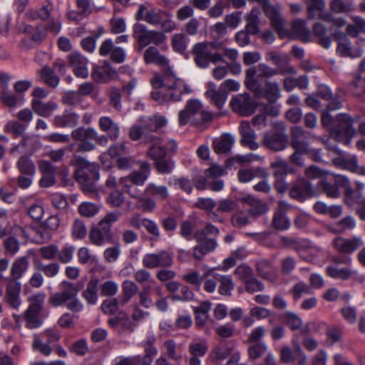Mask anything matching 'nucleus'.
<instances>
[{"label":"nucleus","instance_id":"338daca9","mask_svg":"<svg viewBox=\"0 0 365 365\" xmlns=\"http://www.w3.org/2000/svg\"><path fill=\"white\" fill-rule=\"evenodd\" d=\"M330 7L336 14L347 13L351 10L352 4L349 0H332Z\"/></svg>","mask_w":365,"mask_h":365},{"label":"nucleus","instance_id":"6e6552de","mask_svg":"<svg viewBox=\"0 0 365 365\" xmlns=\"http://www.w3.org/2000/svg\"><path fill=\"white\" fill-rule=\"evenodd\" d=\"M59 292L51 295L48 302L53 307H61L77 297L79 289L77 286L67 280L62 281L59 285Z\"/></svg>","mask_w":365,"mask_h":365},{"label":"nucleus","instance_id":"f257e3e1","mask_svg":"<svg viewBox=\"0 0 365 365\" xmlns=\"http://www.w3.org/2000/svg\"><path fill=\"white\" fill-rule=\"evenodd\" d=\"M168 123L164 116L153 115L140 117L129 130V137L133 140L140 138L143 142H157L163 137L161 129Z\"/></svg>","mask_w":365,"mask_h":365},{"label":"nucleus","instance_id":"a211bd4d","mask_svg":"<svg viewBox=\"0 0 365 365\" xmlns=\"http://www.w3.org/2000/svg\"><path fill=\"white\" fill-rule=\"evenodd\" d=\"M21 284L20 282L6 280L4 302L11 309H18L21 304L20 293Z\"/></svg>","mask_w":365,"mask_h":365},{"label":"nucleus","instance_id":"cd10ccee","mask_svg":"<svg viewBox=\"0 0 365 365\" xmlns=\"http://www.w3.org/2000/svg\"><path fill=\"white\" fill-rule=\"evenodd\" d=\"M153 30L142 24H135L133 26V36L137 40L140 48H144L153 43Z\"/></svg>","mask_w":365,"mask_h":365},{"label":"nucleus","instance_id":"4c0bfd02","mask_svg":"<svg viewBox=\"0 0 365 365\" xmlns=\"http://www.w3.org/2000/svg\"><path fill=\"white\" fill-rule=\"evenodd\" d=\"M280 360L284 364L295 363L297 365H303L307 361V356L304 354V359H301L296 354L295 349L284 346L280 351Z\"/></svg>","mask_w":365,"mask_h":365},{"label":"nucleus","instance_id":"ea45409f","mask_svg":"<svg viewBox=\"0 0 365 365\" xmlns=\"http://www.w3.org/2000/svg\"><path fill=\"white\" fill-rule=\"evenodd\" d=\"M235 142L234 137L230 134H224L220 138L213 141V149L217 154L227 153Z\"/></svg>","mask_w":365,"mask_h":365},{"label":"nucleus","instance_id":"c756f323","mask_svg":"<svg viewBox=\"0 0 365 365\" xmlns=\"http://www.w3.org/2000/svg\"><path fill=\"white\" fill-rule=\"evenodd\" d=\"M356 225V223L354 217L348 215L334 224L329 225L327 230L334 234H343L354 230Z\"/></svg>","mask_w":365,"mask_h":365},{"label":"nucleus","instance_id":"b1692460","mask_svg":"<svg viewBox=\"0 0 365 365\" xmlns=\"http://www.w3.org/2000/svg\"><path fill=\"white\" fill-rule=\"evenodd\" d=\"M29 267V259L26 256L17 257L13 262L11 269V277L6 278L8 281H15L19 282V279L27 272Z\"/></svg>","mask_w":365,"mask_h":365},{"label":"nucleus","instance_id":"9b49d317","mask_svg":"<svg viewBox=\"0 0 365 365\" xmlns=\"http://www.w3.org/2000/svg\"><path fill=\"white\" fill-rule=\"evenodd\" d=\"M230 105L232 111L245 116L252 115L256 109L255 101L247 93L232 97Z\"/></svg>","mask_w":365,"mask_h":365},{"label":"nucleus","instance_id":"f8f14e48","mask_svg":"<svg viewBox=\"0 0 365 365\" xmlns=\"http://www.w3.org/2000/svg\"><path fill=\"white\" fill-rule=\"evenodd\" d=\"M267 61L272 62L280 71V75H294L297 70L290 64L289 57L287 54H279L274 51H269L265 54Z\"/></svg>","mask_w":365,"mask_h":365},{"label":"nucleus","instance_id":"c9c22d12","mask_svg":"<svg viewBox=\"0 0 365 365\" xmlns=\"http://www.w3.org/2000/svg\"><path fill=\"white\" fill-rule=\"evenodd\" d=\"M98 279L92 278L88 282L86 289L82 292V297L88 304L94 305L98 302Z\"/></svg>","mask_w":365,"mask_h":365},{"label":"nucleus","instance_id":"864d4df0","mask_svg":"<svg viewBox=\"0 0 365 365\" xmlns=\"http://www.w3.org/2000/svg\"><path fill=\"white\" fill-rule=\"evenodd\" d=\"M247 25L245 26V31L252 35H256L259 31V18L257 11L253 9L249 16L247 17Z\"/></svg>","mask_w":365,"mask_h":365},{"label":"nucleus","instance_id":"4468645a","mask_svg":"<svg viewBox=\"0 0 365 365\" xmlns=\"http://www.w3.org/2000/svg\"><path fill=\"white\" fill-rule=\"evenodd\" d=\"M263 9L266 15L269 18L272 27L277 32L280 38H284L289 36V33L284 28V21L282 15L271 5L269 1H265Z\"/></svg>","mask_w":365,"mask_h":365},{"label":"nucleus","instance_id":"680f3d73","mask_svg":"<svg viewBox=\"0 0 365 365\" xmlns=\"http://www.w3.org/2000/svg\"><path fill=\"white\" fill-rule=\"evenodd\" d=\"M32 349L45 356H49L53 349L47 341L43 342L37 335H35L32 342Z\"/></svg>","mask_w":365,"mask_h":365},{"label":"nucleus","instance_id":"2f4dec72","mask_svg":"<svg viewBox=\"0 0 365 365\" xmlns=\"http://www.w3.org/2000/svg\"><path fill=\"white\" fill-rule=\"evenodd\" d=\"M101 130L106 132L110 140H116L120 134V128L115 122L107 116L101 117L98 121Z\"/></svg>","mask_w":365,"mask_h":365},{"label":"nucleus","instance_id":"37998d69","mask_svg":"<svg viewBox=\"0 0 365 365\" xmlns=\"http://www.w3.org/2000/svg\"><path fill=\"white\" fill-rule=\"evenodd\" d=\"M205 96L217 108L223 107L227 101V94L220 87L218 90L209 89L206 91Z\"/></svg>","mask_w":365,"mask_h":365},{"label":"nucleus","instance_id":"e433bc0d","mask_svg":"<svg viewBox=\"0 0 365 365\" xmlns=\"http://www.w3.org/2000/svg\"><path fill=\"white\" fill-rule=\"evenodd\" d=\"M165 141V137H160L159 141L157 142H144L145 143L150 144L148 150L147 154L148 157L154 162L166 157L167 150L162 145Z\"/></svg>","mask_w":365,"mask_h":365},{"label":"nucleus","instance_id":"9d476101","mask_svg":"<svg viewBox=\"0 0 365 365\" xmlns=\"http://www.w3.org/2000/svg\"><path fill=\"white\" fill-rule=\"evenodd\" d=\"M202 232H194L193 238L197 245L193 247V257L201 261L205 256L213 252L217 247V240L215 238L202 237Z\"/></svg>","mask_w":365,"mask_h":365},{"label":"nucleus","instance_id":"0eeeda50","mask_svg":"<svg viewBox=\"0 0 365 365\" xmlns=\"http://www.w3.org/2000/svg\"><path fill=\"white\" fill-rule=\"evenodd\" d=\"M332 134L335 135L336 140L344 143H349L355 134V129L353 127V120L349 114L341 113L336 115Z\"/></svg>","mask_w":365,"mask_h":365},{"label":"nucleus","instance_id":"13d9d810","mask_svg":"<svg viewBox=\"0 0 365 365\" xmlns=\"http://www.w3.org/2000/svg\"><path fill=\"white\" fill-rule=\"evenodd\" d=\"M284 322L292 330L299 329L303 324L302 319L294 312H285L284 313Z\"/></svg>","mask_w":365,"mask_h":365},{"label":"nucleus","instance_id":"72a5a7b5","mask_svg":"<svg viewBox=\"0 0 365 365\" xmlns=\"http://www.w3.org/2000/svg\"><path fill=\"white\" fill-rule=\"evenodd\" d=\"M327 26L321 22H317L313 26V34L318 38L317 43L326 49L329 48L331 44V39L327 34Z\"/></svg>","mask_w":365,"mask_h":365},{"label":"nucleus","instance_id":"052dcab7","mask_svg":"<svg viewBox=\"0 0 365 365\" xmlns=\"http://www.w3.org/2000/svg\"><path fill=\"white\" fill-rule=\"evenodd\" d=\"M294 152L289 156V160L292 164L302 167L304 165V155L309 153V148L292 147Z\"/></svg>","mask_w":365,"mask_h":365},{"label":"nucleus","instance_id":"0e129e2a","mask_svg":"<svg viewBox=\"0 0 365 365\" xmlns=\"http://www.w3.org/2000/svg\"><path fill=\"white\" fill-rule=\"evenodd\" d=\"M154 163L157 171L162 175L171 173L175 167L174 162L166 157Z\"/></svg>","mask_w":365,"mask_h":365},{"label":"nucleus","instance_id":"393cba45","mask_svg":"<svg viewBox=\"0 0 365 365\" xmlns=\"http://www.w3.org/2000/svg\"><path fill=\"white\" fill-rule=\"evenodd\" d=\"M240 133L241 135V143L249 147L252 150H256L259 145L255 142V133L250 128L248 121H242L240 125Z\"/></svg>","mask_w":365,"mask_h":365},{"label":"nucleus","instance_id":"c85d7f7f","mask_svg":"<svg viewBox=\"0 0 365 365\" xmlns=\"http://www.w3.org/2000/svg\"><path fill=\"white\" fill-rule=\"evenodd\" d=\"M78 114L66 110L63 114L54 116L53 123L57 128H73L78 124Z\"/></svg>","mask_w":365,"mask_h":365},{"label":"nucleus","instance_id":"49530a36","mask_svg":"<svg viewBox=\"0 0 365 365\" xmlns=\"http://www.w3.org/2000/svg\"><path fill=\"white\" fill-rule=\"evenodd\" d=\"M148 196H154L157 198L165 200L168 197V190L165 185H157L155 183H149L144 190Z\"/></svg>","mask_w":365,"mask_h":365},{"label":"nucleus","instance_id":"a18cd8bd","mask_svg":"<svg viewBox=\"0 0 365 365\" xmlns=\"http://www.w3.org/2000/svg\"><path fill=\"white\" fill-rule=\"evenodd\" d=\"M40 313L29 309L26 310L23 317L26 322V327L28 329H37L42 325L43 321L39 317Z\"/></svg>","mask_w":365,"mask_h":365},{"label":"nucleus","instance_id":"6e6d98bb","mask_svg":"<svg viewBox=\"0 0 365 365\" xmlns=\"http://www.w3.org/2000/svg\"><path fill=\"white\" fill-rule=\"evenodd\" d=\"M272 225L277 230H285L289 227L290 221L285 213L277 211L273 216Z\"/></svg>","mask_w":365,"mask_h":365},{"label":"nucleus","instance_id":"79ce46f5","mask_svg":"<svg viewBox=\"0 0 365 365\" xmlns=\"http://www.w3.org/2000/svg\"><path fill=\"white\" fill-rule=\"evenodd\" d=\"M71 138L79 141L94 140L97 138V131L93 128L78 127L72 130Z\"/></svg>","mask_w":365,"mask_h":365},{"label":"nucleus","instance_id":"aec40b11","mask_svg":"<svg viewBox=\"0 0 365 365\" xmlns=\"http://www.w3.org/2000/svg\"><path fill=\"white\" fill-rule=\"evenodd\" d=\"M314 195L312 184L304 179L297 180L289 190V195L292 198L302 202Z\"/></svg>","mask_w":365,"mask_h":365},{"label":"nucleus","instance_id":"473e14b6","mask_svg":"<svg viewBox=\"0 0 365 365\" xmlns=\"http://www.w3.org/2000/svg\"><path fill=\"white\" fill-rule=\"evenodd\" d=\"M265 98L270 103H274L281 97V89L277 81L265 80L263 87Z\"/></svg>","mask_w":365,"mask_h":365},{"label":"nucleus","instance_id":"bf43d9fd","mask_svg":"<svg viewBox=\"0 0 365 365\" xmlns=\"http://www.w3.org/2000/svg\"><path fill=\"white\" fill-rule=\"evenodd\" d=\"M257 75V70L255 66L249 68L245 71V84L247 88L252 91H256L259 89V84L257 79L255 78Z\"/></svg>","mask_w":365,"mask_h":365},{"label":"nucleus","instance_id":"20e7f679","mask_svg":"<svg viewBox=\"0 0 365 365\" xmlns=\"http://www.w3.org/2000/svg\"><path fill=\"white\" fill-rule=\"evenodd\" d=\"M219 46L220 43L216 42H200L195 44L192 48V53L194 55V61L197 66L206 68L210 63L224 62L222 55L213 51Z\"/></svg>","mask_w":365,"mask_h":365},{"label":"nucleus","instance_id":"e2e57ef3","mask_svg":"<svg viewBox=\"0 0 365 365\" xmlns=\"http://www.w3.org/2000/svg\"><path fill=\"white\" fill-rule=\"evenodd\" d=\"M141 224L148 233L152 235L151 240L156 241L160 238V231L155 222L148 218H144L142 220Z\"/></svg>","mask_w":365,"mask_h":365},{"label":"nucleus","instance_id":"a19ab883","mask_svg":"<svg viewBox=\"0 0 365 365\" xmlns=\"http://www.w3.org/2000/svg\"><path fill=\"white\" fill-rule=\"evenodd\" d=\"M305 4L307 8V17L309 19H324V16L321 14H317V12H320L325 8L324 0H305Z\"/></svg>","mask_w":365,"mask_h":365},{"label":"nucleus","instance_id":"dca6fc26","mask_svg":"<svg viewBox=\"0 0 365 365\" xmlns=\"http://www.w3.org/2000/svg\"><path fill=\"white\" fill-rule=\"evenodd\" d=\"M143 59L146 64L154 63L160 66H165V76H174V73L169 66V60L165 56L161 55L155 46H149L145 51Z\"/></svg>","mask_w":365,"mask_h":365},{"label":"nucleus","instance_id":"58836bf2","mask_svg":"<svg viewBox=\"0 0 365 365\" xmlns=\"http://www.w3.org/2000/svg\"><path fill=\"white\" fill-rule=\"evenodd\" d=\"M237 176L240 182H248L255 177L264 178L268 177L269 174L265 170L256 168L254 169H240L237 173Z\"/></svg>","mask_w":365,"mask_h":365},{"label":"nucleus","instance_id":"f704fd0d","mask_svg":"<svg viewBox=\"0 0 365 365\" xmlns=\"http://www.w3.org/2000/svg\"><path fill=\"white\" fill-rule=\"evenodd\" d=\"M306 21L302 19H296L293 21L292 25L291 33L289 34V37L296 36L301 38L304 41H308L311 35L310 30L307 27Z\"/></svg>","mask_w":365,"mask_h":365},{"label":"nucleus","instance_id":"412c9836","mask_svg":"<svg viewBox=\"0 0 365 365\" xmlns=\"http://www.w3.org/2000/svg\"><path fill=\"white\" fill-rule=\"evenodd\" d=\"M349 87L354 96H360L365 93V58L360 62L358 70L353 73Z\"/></svg>","mask_w":365,"mask_h":365},{"label":"nucleus","instance_id":"4d7b16f0","mask_svg":"<svg viewBox=\"0 0 365 365\" xmlns=\"http://www.w3.org/2000/svg\"><path fill=\"white\" fill-rule=\"evenodd\" d=\"M210 274V271L200 276V273L196 271L189 272L182 276V279L190 284L196 286L197 289H200L202 279L207 277Z\"/></svg>","mask_w":365,"mask_h":365},{"label":"nucleus","instance_id":"ddd939ff","mask_svg":"<svg viewBox=\"0 0 365 365\" xmlns=\"http://www.w3.org/2000/svg\"><path fill=\"white\" fill-rule=\"evenodd\" d=\"M364 188L363 183H357V188L356 190L348 188L345 194V202L352 206L357 204L359 207L356 210V213L362 220H365V197L362 195V190Z\"/></svg>","mask_w":365,"mask_h":365},{"label":"nucleus","instance_id":"69168bd1","mask_svg":"<svg viewBox=\"0 0 365 365\" xmlns=\"http://www.w3.org/2000/svg\"><path fill=\"white\" fill-rule=\"evenodd\" d=\"M46 294L43 292H39L29 297L28 302H29V305L27 309L41 312L44 304Z\"/></svg>","mask_w":365,"mask_h":365},{"label":"nucleus","instance_id":"423d86ee","mask_svg":"<svg viewBox=\"0 0 365 365\" xmlns=\"http://www.w3.org/2000/svg\"><path fill=\"white\" fill-rule=\"evenodd\" d=\"M287 135L284 123H275L272 130L264 133L262 145L274 151H281L286 148Z\"/></svg>","mask_w":365,"mask_h":365},{"label":"nucleus","instance_id":"1a4fd4ad","mask_svg":"<svg viewBox=\"0 0 365 365\" xmlns=\"http://www.w3.org/2000/svg\"><path fill=\"white\" fill-rule=\"evenodd\" d=\"M142 263L147 269L170 267L173 263V255L167 250L155 253H147L143 256Z\"/></svg>","mask_w":365,"mask_h":365},{"label":"nucleus","instance_id":"2eb2a0df","mask_svg":"<svg viewBox=\"0 0 365 365\" xmlns=\"http://www.w3.org/2000/svg\"><path fill=\"white\" fill-rule=\"evenodd\" d=\"M138 163L140 170H134L128 175L120 178L119 182H130L143 187L150 175V165L147 161H140Z\"/></svg>","mask_w":365,"mask_h":365},{"label":"nucleus","instance_id":"7ed1b4c3","mask_svg":"<svg viewBox=\"0 0 365 365\" xmlns=\"http://www.w3.org/2000/svg\"><path fill=\"white\" fill-rule=\"evenodd\" d=\"M168 77H170L168 76ZM175 81L173 83L168 85L166 91L155 90L151 92L152 98L159 104H168L170 102H178L182 100L184 93H192L190 86L182 79L176 78L175 76H170Z\"/></svg>","mask_w":365,"mask_h":365},{"label":"nucleus","instance_id":"3c124183","mask_svg":"<svg viewBox=\"0 0 365 365\" xmlns=\"http://www.w3.org/2000/svg\"><path fill=\"white\" fill-rule=\"evenodd\" d=\"M35 266L38 271L43 272L45 276L48 278L56 277L60 270V265L57 262H52L46 264L38 262Z\"/></svg>","mask_w":365,"mask_h":365},{"label":"nucleus","instance_id":"5701e85b","mask_svg":"<svg viewBox=\"0 0 365 365\" xmlns=\"http://www.w3.org/2000/svg\"><path fill=\"white\" fill-rule=\"evenodd\" d=\"M113 237L111 229L100 225L99 223L97 227L92 228L89 233L91 241L96 246H102L105 243L110 242Z\"/></svg>","mask_w":365,"mask_h":365},{"label":"nucleus","instance_id":"a878e982","mask_svg":"<svg viewBox=\"0 0 365 365\" xmlns=\"http://www.w3.org/2000/svg\"><path fill=\"white\" fill-rule=\"evenodd\" d=\"M58 107V104L51 101L43 102L39 99H33L31 101L34 112L44 118L50 117Z\"/></svg>","mask_w":365,"mask_h":365},{"label":"nucleus","instance_id":"39448f33","mask_svg":"<svg viewBox=\"0 0 365 365\" xmlns=\"http://www.w3.org/2000/svg\"><path fill=\"white\" fill-rule=\"evenodd\" d=\"M71 164L76 167L74 176L78 182L99 180V167L96 163H90L86 158L75 154Z\"/></svg>","mask_w":365,"mask_h":365},{"label":"nucleus","instance_id":"8fccbe9b","mask_svg":"<svg viewBox=\"0 0 365 365\" xmlns=\"http://www.w3.org/2000/svg\"><path fill=\"white\" fill-rule=\"evenodd\" d=\"M40 76L44 83L51 88H56L59 83V78L54 75L52 68L44 66L40 71Z\"/></svg>","mask_w":365,"mask_h":365},{"label":"nucleus","instance_id":"09e8293b","mask_svg":"<svg viewBox=\"0 0 365 365\" xmlns=\"http://www.w3.org/2000/svg\"><path fill=\"white\" fill-rule=\"evenodd\" d=\"M257 73V78H265V80H269V78L280 75V71L276 68L269 66V65L262 63H259L255 66Z\"/></svg>","mask_w":365,"mask_h":365},{"label":"nucleus","instance_id":"7c9ffc66","mask_svg":"<svg viewBox=\"0 0 365 365\" xmlns=\"http://www.w3.org/2000/svg\"><path fill=\"white\" fill-rule=\"evenodd\" d=\"M291 146L297 148H309L307 142L310 133L306 132L302 127L295 126L291 129Z\"/></svg>","mask_w":365,"mask_h":365},{"label":"nucleus","instance_id":"bb28decb","mask_svg":"<svg viewBox=\"0 0 365 365\" xmlns=\"http://www.w3.org/2000/svg\"><path fill=\"white\" fill-rule=\"evenodd\" d=\"M326 270L330 277L343 281L349 280L356 274V272L351 269L350 266L338 267L336 264H329Z\"/></svg>","mask_w":365,"mask_h":365},{"label":"nucleus","instance_id":"c03bdc74","mask_svg":"<svg viewBox=\"0 0 365 365\" xmlns=\"http://www.w3.org/2000/svg\"><path fill=\"white\" fill-rule=\"evenodd\" d=\"M271 168L274 170V178H285L288 173L294 172V169L282 159L272 162Z\"/></svg>","mask_w":365,"mask_h":365},{"label":"nucleus","instance_id":"6ab92c4d","mask_svg":"<svg viewBox=\"0 0 365 365\" xmlns=\"http://www.w3.org/2000/svg\"><path fill=\"white\" fill-rule=\"evenodd\" d=\"M334 248L339 252L351 254L363 246L364 242L361 237L354 236L351 238L336 237L332 242Z\"/></svg>","mask_w":365,"mask_h":365},{"label":"nucleus","instance_id":"f3484780","mask_svg":"<svg viewBox=\"0 0 365 365\" xmlns=\"http://www.w3.org/2000/svg\"><path fill=\"white\" fill-rule=\"evenodd\" d=\"M167 15V11L159 9H148L144 4L139 6L135 14L137 20H142L153 26H158L162 19Z\"/></svg>","mask_w":365,"mask_h":365},{"label":"nucleus","instance_id":"4be33fe9","mask_svg":"<svg viewBox=\"0 0 365 365\" xmlns=\"http://www.w3.org/2000/svg\"><path fill=\"white\" fill-rule=\"evenodd\" d=\"M68 61L76 76L86 78L88 76V60L78 52H72L68 55Z\"/></svg>","mask_w":365,"mask_h":365},{"label":"nucleus","instance_id":"de8ad7c7","mask_svg":"<svg viewBox=\"0 0 365 365\" xmlns=\"http://www.w3.org/2000/svg\"><path fill=\"white\" fill-rule=\"evenodd\" d=\"M17 167L21 174L25 175H34L36 167L33 161L26 156H21L18 162Z\"/></svg>","mask_w":365,"mask_h":365},{"label":"nucleus","instance_id":"f03ea898","mask_svg":"<svg viewBox=\"0 0 365 365\" xmlns=\"http://www.w3.org/2000/svg\"><path fill=\"white\" fill-rule=\"evenodd\" d=\"M212 120V114L203 110L201 102L197 99L187 101L185 108L178 113V123L180 126L188 123L200 125Z\"/></svg>","mask_w":365,"mask_h":365},{"label":"nucleus","instance_id":"774afa93","mask_svg":"<svg viewBox=\"0 0 365 365\" xmlns=\"http://www.w3.org/2000/svg\"><path fill=\"white\" fill-rule=\"evenodd\" d=\"M318 187L329 197H337L339 196V192L337 186L335 183H331L327 180H320L318 182Z\"/></svg>","mask_w":365,"mask_h":365},{"label":"nucleus","instance_id":"5fc2aeb1","mask_svg":"<svg viewBox=\"0 0 365 365\" xmlns=\"http://www.w3.org/2000/svg\"><path fill=\"white\" fill-rule=\"evenodd\" d=\"M216 277L218 279V282L220 283L219 293L222 295H230V292L234 288L231 276L216 274Z\"/></svg>","mask_w":365,"mask_h":365},{"label":"nucleus","instance_id":"603ef678","mask_svg":"<svg viewBox=\"0 0 365 365\" xmlns=\"http://www.w3.org/2000/svg\"><path fill=\"white\" fill-rule=\"evenodd\" d=\"M258 274L264 279L273 282L276 279V275L272 272V268L266 260L261 261L257 264Z\"/></svg>","mask_w":365,"mask_h":365}]
</instances>
